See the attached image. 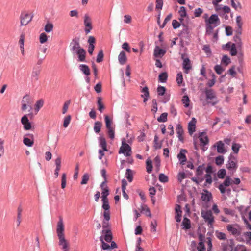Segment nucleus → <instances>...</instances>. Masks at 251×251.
I'll use <instances>...</instances> for the list:
<instances>
[{
	"label": "nucleus",
	"mask_w": 251,
	"mask_h": 251,
	"mask_svg": "<svg viewBox=\"0 0 251 251\" xmlns=\"http://www.w3.org/2000/svg\"><path fill=\"white\" fill-rule=\"evenodd\" d=\"M32 18L33 16L28 13H22L20 16L21 25L24 26L27 25L31 21Z\"/></svg>",
	"instance_id": "9b49d317"
},
{
	"label": "nucleus",
	"mask_w": 251,
	"mask_h": 251,
	"mask_svg": "<svg viewBox=\"0 0 251 251\" xmlns=\"http://www.w3.org/2000/svg\"><path fill=\"white\" fill-rule=\"evenodd\" d=\"M205 93L207 104H211L214 106L218 102L216 94L213 90L206 88L205 89Z\"/></svg>",
	"instance_id": "f03ea898"
},
{
	"label": "nucleus",
	"mask_w": 251,
	"mask_h": 251,
	"mask_svg": "<svg viewBox=\"0 0 251 251\" xmlns=\"http://www.w3.org/2000/svg\"><path fill=\"white\" fill-rule=\"evenodd\" d=\"M207 24L214 25V26H217L220 24V19L216 14H212L207 20Z\"/></svg>",
	"instance_id": "4468645a"
},
{
	"label": "nucleus",
	"mask_w": 251,
	"mask_h": 251,
	"mask_svg": "<svg viewBox=\"0 0 251 251\" xmlns=\"http://www.w3.org/2000/svg\"><path fill=\"white\" fill-rule=\"evenodd\" d=\"M232 184V179H231L229 176H226L224 182L220 184L218 188L222 194H224L226 192L230 193L231 189L227 187Z\"/></svg>",
	"instance_id": "7ed1b4c3"
},
{
	"label": "nucleus",
	"mask_w": 251,
	"mask_h": 251,
	"mask_svg": "<svg viewBox=\"0 0 251 251\" xmlns=\"http://www.w3.org/2000/svg\"><path fill=\"white\" fill-rule=\"evenodd\" d=\"M71 50L76 52L78 50L81 49L78 39H74L70 44Z\"/></svg>",
	"instance_id": "dca6fc26"
},
{
	"label": "nucleus",
	"mask_w": 251,
	"mask_h": 251,
	"mask_svg": "<svg viewBox=\"0 0 251 251\" xmlns=\"http://www.w3.org/2000/svg\"><path fill=\"white\" fill-rule=\"evenodd\" d=\"M168 114L167 113H163L160 117H158L157 121L159 122H165L167 120Z\"/></svg>",
	"instance_id": "09e8293b"
},
{
	"label": "nucleus",
	"mask_w": 251,
	"mask_h": 251,
	"mask_svg": "<svg viewBox=\"0 0 251 251\" xmlns=\"http://www.w3.org/2000/svg\"><path fill=\"white\" fill-rule=\"evenodd\" d=\"M234 240L230 239L226 243L221 244V248L223 251H230L233 249Z\"/></svg>",
	"instance_id": "f8f14e48"
},
{
	"label": "nucleus",
	"mask_w": 251,
	"mask_h": 251,
	"mask_svg": "<svg viewBox=\"0 0 251 251\" xmlns=\"http://www.w3.org/2000/svg\"><path fill=\"white\" fill-rule=\"evenodd\" d=\"M24 144L28 146L32 147L34 144V141L33 139H30L27 137H24L23 139Z\"/></svg>",
	"instance_id": "f704fd0d"
},
{
	"label": "nucleus",
	"mask_w": 251,
	"mask_h": 251,
	"mask_svg": "<svg viewBox=\"0 0 251 251\" xmlns=\"http://www.w3.org/2000/svg\"><path fill=\"white\" fill-rule=\"evenodd\" d=\"M53 25L51 23H48L45 26V30L47 32H50L53 29Z\"/></svg>",
	"instance_id": "774afa93"
},
{
	"label": "nucleus",
	"mask_w": 251,
	"mask_h": 251,
	"mask_svg": "<svg viewBox=\"0 0 251 251\" xmlns=\"http://www.w3.org/2000/svg\"><path fill=\"white\" fill-rule=\"evenodd\" d=\"M119 153L125 154L126 156H129L131 155V147L127 143L123 142L122 145L120 148Z\"/></svg>",
	"instance_id": "9d476101"
},
{
	"label": "nucleus",
	"mask_w": 251,
	"mask_h": 251,
	"mask_svg": "<svg viewBox=\"0 0 251 251\" xmlns=\"http://www.w3.org/2000/svg\"><path fill=\"white\" fill-rule=\"evenodd\" d=\"M89 175L87 173H85L82 176V179L81 182V185L86 184L88 183V181L89 180Z\"/></svg>",
	"instance_id": "603ef678"
},
{
	"label": "nucleus",
	"mask_w": 251,
	"mask_h": 251,
	"mask_svg": "<svg viewBox=\"0 0 251 251\" xmlns=\"http://www.w3.org/2000/svg\"><path fill=\"white\" fill-rule=\"evenodd\" d=\"M44 104V100L42 99L38 100L35 104V110L37 112L43 107Z\"/></svg>",
	"instance_id": "de8ad7c7"
},
{
	"label": "nucleus",
	"mask_w": 251,
	"mask_h": 251,
	"mask_svg": "<svg viewBox=\"0 0 251 251\" xmlns=\"http://www.w3.org/2000/svg\"><path fill=\"white\" fill-rule=\"evenodd\" d=\"M102 233L104 234V240L107 242H110L111 241L112 239V236L111 232L110 230L107 229L102 231Z\"/></svg>",
	"instance_id": "bb28decb"
},
{
	"label": "nucleus",
	"mask_w": 251,
	"mask_h": 251,
	"mask_svg": "<svg viewBox=\"0 0 251 251\" xmlns=\"http://www.w3.org/2000/svg\"><path fill=\"white\" fill-rule=\"evenodd\" d=\"M159 180L161 182L165 183L168 181V178L164 174H160L159 175Z\"/></svg>",
	"instance_id": "0e129e2a"
},
{
	"label": "nucleus",
	"mask_w": 251,
	"mask_h": 251,
	"mask_svg": "<svg viewBox=\"0 0 251 251\" xmlns=\"http://www.w3.org/2000/svg\"><path fill=\"white\" fill-rule=\"evenodd\" d=\"M215 235L216 237L220 240H225L226 239V235L225 233L216 231Z\"/></svg>",
	"instance_id": "72a5a7b5"
},
{
	"label": "nucleus",
	"mask_w": 251,
	"mask_h": 251,
	"mask_svg": "<svg viewBox=\"0 0 251 251\" xmlns=\"http://www.w3.org/2000/svg\"><path fill=\"white\" fill-rule=\"evenodd\" d=\"M102 126V123L100 122L97 121L94 124V130L95 133H99L100 131Z\"/></svg>",
	"instance_id": "473e14b6"
},
{
	"label": "nucleus",
	"mask_w": 251,
	"mask_h": 251,
	"mask_svg": "<svg viewBox=\"0 0 251 251\" xmlns=\"http://www.w3.org/2000/svg\"><path fill=\"white\" fill-rule=\"evenodd\" d=\"M80 70L86 75H90V70L89 67L85 64L80 65L79 66Z\"/></svg>",
	"instance_id": "cd10ccee"
},
{
	"label": "nucleus",
	"mask_w": 251,
	"mask_h": 251,
	"mask_svg": "<svg viewBox=\"0 0 251 251\" xmlns=\"http://www.w3.org/2000/svg\"><path fill=\"white\" fill-rule=\"evenodd\" d=\"M21 123L23 125L24 129L25 130H29L31 129L32 126L26 115H24L21 120Z\"/></svg>",
	"instance_id": "ddd939ff"
},
{
	"label": "nucleus",
	"mask_w": 251,
	"mask_h": 251,
	"mask_svg": "<svg viewBox=\"0 0 251 251\" xmlns=\"http://www.w3.org/2000/svg\"><path fill=\"white\" fill-rule=\"evenodd\" d=\"M186 151L185 150H181L180 153L177 155V157L180 161V163L183 165L186 161V157L184 154Z\"/></svg>",
	"instance_id": "a878e982"
},
{
	"label": "nucleus",
	"mask_w": 251,
	"mask_h": 251,
	"mask_svg": "<svg viewBox=\"0 0 251 251\" xmlns=\"http://www.w3.org/2000/svg\"><path fill=\"white\" fill-rule=\"evenodd\" d=\"M147 171L148 173H151L152 169V161L148 158L146 161Z\"/></svg>",
	"instance_id": "ea45409f"
},
{
	"label": "nucleus",
	"mask_w": 251,
	"mask_h": 251,
	"mask_svg": "<svg viewBox=\"0 0 251 251\" xmlns=\"http://www.w3.org/2000/svg\"><path fill=\"white\" fill-rule=\"evenodd\" d=\"M126 178L128 179V180L129 182H131L132 181V180H133V174H132V171L130 169H128L126 170Z\"/></svg>",
	"instance_id": "a18cd8bd"
},
{
	"label": "nucleus",
	"mask_w": 251,
	"mask_h": 251,
	"mask_svg": "<svg viewBox=\"0 0 251 251\" xmlns=\"http://www.w3.org/2000/svg\"><path fill=\"white\" fill-rule=\"evenodd\" d=\"M48 40V36L45 33H42L40 35L39 41L41 44H44Z\"/></svg>",
	"instance_id": "3c124183"
},
{
	"label": "nucleus",
	"mask_w": 251,
	"mask_h": 251,
	"mask_svg": "<svg viewBox=\"0 0 251 251\" xmlns=\"http://www.w3.org/2000/svg\"><path fill=\"white\" fill-rule=\"evenodd\" d=\"M104 120L106 128L113 127L112 126V121L108 115L104 116Z\"/></svg>",
	"instance_id": "e433bc0d"
},
{
	"label": "nucleus",
	"mask_w": 251,
	"mask_h": 251,
	"mask_svg": "<svg viewBox=\"0 0 251 251\" xmlns=\"http://www.w3.org/2000/svg\"><path fill=\"white\" fill-rule=\"evenodd\" d=\"M201 215L208 226L212 227L215 221L212 211L210 210H202Z\"/></svg>",
	"instance_id": "20e7f679"
},
{
	"label": "nucleus",
	"mask_w": 251,
	"mask_h": 251,
	"mask_svg": "<svg viewBox=\"0 0 251 251\" xmlns=\"http://www.w3.org/2000/svg\"><path fill=\"white\" fill-rule=\"evenodd\" d=\"M236 23L237 24V27H242L243 23L242 21V18L241 16H237L236 18Z\"/></svg>",
	"instance_id": "5fc2aeb1"
},
{
	"label": "nucleus",
	"mask_w": 251,
	"mask_h": 251,
	"mask_svg": "<svg viewBox=\"0 0 251 251\" xmlns=\"http://www.w3.org/2000/svg\"><path fill=\"white\" fill-rule=\"evenodd\" d=\"M226 228L228 233L236 237L237 240L240 242L243 241L242 239L238 237L241 235L242 231V227L239 224L237 223L228 224Z\"/></svg>",
	"instance_id": "f257e3e1"
},
{
	"label": "nucleus",
	"mask_w": 251,
	"mask_h": 251,
	"mask_svg": "<svg viewBox=\"0 0 251 251\" xmlns=\"http://www.w3.org/2000/svg\"><path fill=\"white\" fill-rule=\"evenodd\" d=\"M226 175V171L225 169H220L217 173V176L219 178L223 179Z\"/></svg>",
	"instance_id": "8fccbe9b"
},
{
	"label": "nucleus",
	"mask_w": 251,
	"mask_h": 251,
	"mask_svg": "<svg viewBox=\"0 0 251 251\" xmlns=\"http://www.w3.org/2000/svg\"><path fill=\"white\" fill-rule=\"evenodd\" d=\"M99 139L100 147L102 148L104 151H107V144L105 138L103 137H100Z\"/></svg>",
	"instance_id": "2f4dec72"
},
{
	"label": "nucleus",
	"mask_w": 251,
	"mask_h": 251,
	"mask_svg": "<svg viewBox=\"0 0 251 251\" xmlns=\"http://www.w3.org/2000/svg\"><path fill=\"white\" fill-rule=\"evenodd\" d=\"M71 119V117L70 115H68L64 118V121H63V126L64 127L66 128V127H68L69 124L70 123Z\"/></svg>",
	"instance_id": "052dcab7"
},
{
	"label": "nucleus",
	"mask_w": 251,
	"mask_h": 251,
	"mask_svg": "<svg viewBox=\"0 0 251 251\" xmlns=\"http://www.w3.org/2000/svg\"><path fill=\"white\" fill-rule=\"evenodd\" d=\"M127 57L124 51H121L118 55V61L121 65H124L127 62Z\"/></svg>",
	"instance_id": "4be33fe9"
},
{
	"label": "nucleus",
	"mask_w": 251,
	"mask_h": 251,
	"mask_svg": "<svg viewBox=\"0 0 251 251\" xmlns=\"http://www.w3.org/2000/svg\"><path fill=\"white\" fill-rule=\"evenodd\" d=\"M181 59L183 60L182 65L184 72L188 74L189 71L192 69V65L190 60L185 54L181 55Z\"/></svg>",
	"instance_id": "0eeeda50"
},
{
	"label": "nucleus",
	"mask_w": 251,
	"mask_h": 251,
	"mask_svg": "<svg viewBox=\"0 0 251 251\" xmlns=\"http://www.w3.org/2000/svg\"><path fill=\"white\" fill-rule=\"evenodd\" d=\"M205 185H206L207 184H211L212 182V177L210 174H206L205 175Z\"/></svg>",
	"instance_id": "338daca9"
},
{
	"label": "nucleus",
	"mask_w": 251,
	"mask_h": 251,
	"mask_svg": "<svg viewBox=\"0 0 251 251\" xmlns=\"http://www.w3.org/2000/svg\"><path fill=\"white\" fill-rule=\"evenodd\" d=\"M175 219L177 222H180L181 220L182 211L181 210V206L179 205H176L175 208Z\"/></svg>",
	"instance_id": "6ab92c4d"
},
{
	"label": "nucleus",
	"mask_w": 251,
	"mask_h": 251,
	"mask_svg": "<svg viewBox=\"0 0 251 251\" xmlns=\"http://www.w3.org/2000/svg\"><path fill=\"white\" fill-rule=\"evenodd\" d=\"M216 73L218 75H221L224 71V69L220 65H216L214 68Z\"/></svg>",
	"instance_id": "4d7b16f0"
},
{
	"label": "nucleus",
	"mask_w": 251,
	"mask_h": 251,
	"mask_svg": "<svg viewBox=\"0 0 251 251\" xmlns=\"http://www.w3.org/2000/svg\"><path fill=\"white\" fill-rule=\"evenodd\" d=\"M58 239V244L61 247L62 250L69 248V243L65 239V237H59Z\"/></svg>",
	"instance_id": "5701e85b"
},
{
	"label": "nucleus",
	"mask_w": 251,
	"mask_h": 251,
	"mask_svg": "<svg viewBox=\"0 0 251 251\" xmlns=\"http://www.w3.org/2000/svg\"><path fill=\"white\" fill-rule=\"evenodd\" d=\"M213 146L217 148V151L219 153L224 154L226 152L224 144L221 141L217 142Z\"/></svg>",
	"instance_id": "2eb2a0df"
},
{
	"label": "nucleus",
	"mask_w": 251,
	"mask_h": 251,
	"mask_svg": "<svg viewBox=\"0 0 251 251\" xmlns=\"http://www.w3.org/2000/svg\"><path fill=\"white\" fill-rule=\"evenodd\" d=\"M231 62L230 58L226 55H225L223 56L221 63L224 64L225 66H227Z\"/></svg>",
	"instance_id": "a19ab883"
},
{
	"label": "nucleus",
	"mask_w": 251,
	"mask_h": 251,
	"mask_svg": "<svg viewBox=\"0 0 251 251\" xmlns=\"http://www.w3.org/2000/svg\"><path fill=\"white\" fill-rule=\"evenodd\" d=\"M166 53V51L160 49L158 46H156L154 50V56L155 57H162Z\"/></svg>",
	"instance_id": "412c9836"
},
{
	"label": "nucleus",
	"mask_w": 251,
	"mask_h": 251,
	"mask_svg": "<svg viewBox=\"0 0 251 251\" xmlns=\"http://www.w3.org/2000/svg\"><path fill=\"white\" fill-rule=\"evenodd\" d=\"M155 2H156L155 9L157 10L160 11V10H161L162 8V6H163V0H156Z\"/></svg>",
	"instance_id": "680f3d73"
},
{
	"label": "nucleus",
	"mask_w": 251,
	"mask_h": 251,
	"mask_svg": "<svg viewBox=\"0 0 251 251\" xmlns=\"http://www.w3.org/2000/svg\"><path fill=\"white\" fill-rule=\"evenodd\" d=\"M244 235L246 238V243H250L251 241V232H246L244 233Z\"/></svg>",
	"instance_id": "69168bd1"
},
{
	"label": "nucleus",
	"mask_w": 251,
	"mask_h": 251,
	"mask_svg": "<svg viewBox=\"0 0 251 251\" xmlns=\"http://www.w3.org/2000/svg\"><path fill=\"white\" fill-rule=\"evenodd\" d=\"M236 45L235 43H233L230 49L229 50L230 54L231 56H235L237 54V51L236 49Z\"/></svg>",
	"instance_id": "13d9d810"
},
{
	"label": "nucleus",
	"mask_w": 251,
	"mask_h": 251,
	"mask_svg": "<svg viewBox=\"0 0 251 251\" xmlns=\"http://www.w3.org/2000/svg\"><path fill=\"white\" fill-rule=\"evenodd\" d=\"M234 251H250L244 245H237L234 249Z\"/></svg>",
	"instance_id": "4c0bfd02"
},
{
	"label": "nucleus",
	"mask_w": 251,
	"mask_h": 251,
	"mask_svg": "<svg viewBox=\"0 0 251 251\" xmlns=\"http://www.w3.org/2000/svg\"><path fill=\"white\" fill-rule=\"evenodd\" d=\"M177 134H178V138L181 141H183V133L184 131L182 126L180 124H178L176 127Z\"/></svg>",
	"instance_id": "b1692460"
},
{
	"label": "nucleus",
	"mask_w": 251,
	"mask_h": 251,
	"mask_svg": "<svg viewBox=\"0 0 251 251\" xmlns=\"http://www.w3.org/2000/svg\"><path fill=\"white\" fill-rule=\"evenodd\" d=\"M182 101L185 107H188L189 106L190 100L188 96H184L183 97Z\"/></svg>",
	"instance_id": "bf43d9fd"
},
{
	"label": "nucleus",
	"mask_w": 251,
	"mask_h": 251,
	"mask_svg": "<svg viewBox=\"0 0 251 251\" xmlns=\"http://www.w3.org/2000/svg\"><path fill=\"white\" fill-rule=\"evenodd\" d=\"M231 3L232 7L235 10L239 11L242 9V6L240 2L235 1L234 0H231Z\"/></svg>",
	"instance_id": "c756f323"
},
{
	"label": "nucleus",
	"mask_w": 251,
	"mask_h": 251,
	"mask_svg": "<svg viewBox=\"0 0 251 251\" xmlns=\"http://www.w3.org/2000/svg\"><path fill=\"white\" fill-rule=\"evenodd\" d=\"M22 107L21 109L23 111L25 110L28 106L32 109L31 105L33 103V101L31 97L29 95L24 96L22 100Z\"/></svg>",
	"instance_id": "39448f33"
},
{
	"label": "nucleus",
	"mask_w": 251,
	"mask_h": 251,
	"mask_svg": "<svg viewBox=\"0 0 251 251\" xmlns=\"http://www.w3.org/2000/svg\"><path fill=\"white\" fill-rule=\"evenodd\" d=\"M84 25L86 33H89L92 29V20L88 14H85L84 17Z\"/></svg>",
	"instance_id": "1a4fd4ad"
},
{
	"label": "nucleus",
	"mask_w": 251,
	"mask_h": 251,
	"mask_svg": "<svg viewBox=\"0 0 251 251\" xmlns=\"http://www.w3.org/2000/svg\"><path fill=\"white\" fill-rule=\"evenodd\" d=\"M233 40L235 42V45L238 48H242L243 46V43L242 41V38L241 36H234L233 37Z\"/></svg>",
	"instance_id": "7c9ffc66"
},
{
	"label": "nucleus",
	"mask_w": 251,
	"mask_h": 251,
	"mask_svg": "<svg viewBox=\"0 0 251 251\" xmlns=\"http://www.w3.org/2000/svg\"><path fill=\"white\" fill-rule=\"evenodd\" d=\"M40 73V71L39 70H34L31 74V78L32 80L37 81L39 79V75Z\"/></svg>",
	"instance_id": "c9c22d12"
},
{
	"label": "nucleus",
	"mask_w": 251,
	"mask_h": 251,
	"mask_svg": "<svg viewBox=\"0 0 251 251\" xmlns=\"http://www.w3.org/2000/svg\"><path fill=\"white\" fill-rule=\"evenodd\" d=\"M182 225L184 226V228L186 229H189L191 227L190 221L187 218H184L182 222Z\"/></svg>",
	"instance_id": "79ce46f5"
},
{
	"label": "nucleus",
	"mask_w": 251,
	"mask_h": 251,
	"mask_svg": "<svg viewBox=\"0 0 251 251\" xmlns=\"http://www.w3.org/2000/svg\"><path fill=\"white\" fill-rule=\"evenodd\" d=\"M165 91L166 88L164 87L159 86L157 87V92L158 95L163 96L165 94Z\"/></svg>",
	"instance_id": "e2e57ef3"
},
{
	"label": "nucleus",
	"mask_w": 251,
	"mask_h": 251,
	"mask_svg": "<svg viewBox=\"0 0 251 251\" xmlns=\"http://www.w3.org/2000/svg\"><path fill=\"white\" fill-rule=\"evenodd\" d=\"M196 122V119L195 118H193L188 124V130L189 133L191 135L195 131Z\"/></svg>",
	"instance_id": "a211bd4d"
},
{
	"label": "nucleus",
	"mask_w": 251,
	"mask_h": 251,
	"mask_svg": "<svg viewBox=\"0 0 251 251\" xmlns=\"http://www.w3.org/2000/svg\"><path fill=\"white\" fill-rule=\"evenodd\" d=\"M212 198V194L207 190H203L201 193V199L203 201L207 202Z\"/></svg>",
	"instance_id": "f3484780"
},
{
	"label": "nucleus",
	"mask_w": 251,
	"mask_h": 251,
	"mask_svg": "<svg viewBox=\"0 0 251 251\" xmlns=\"http://www.w3.org/2000/svg\"><path fill=\"white\" fill-rule=\"evenodd\" d=\"M162 146V143L158 141V137L155 136L154 139V147L155 149H160Z\"/></svg>",
	"instance_id": "6e6d98bb"
},
{
	"label": "nucleus",
	"mask_w": 251,
	"mask_h": 251,
	"mask_svg": "<svg viewBox=\"0 0 251 251\" xmlns=\"http://www.w3.org/2000/svg\"><path fill=\"white\" fill-rule=\"evenodd\" d=\"M104 182H103L101 185V187L102 189V193H101L102 200H108L107 196L109 195L108 189L107 187H104Z\"/></svg>",
	"instance_id": "393cba45"
},
{
	"label": "nucleus",
	"mask_w": 251,
	"mask_h": 251,
	"mask_svg": "<svg viewBox=\"0 0 251 251\" xmlns=\"http://www.w3.org/2000/svg\"><path fill=\"white\" fill-rule=\"evenodd\" d=\"M178 12L180 16L181 17V18L179 19L180 20H182L183 18L186 17L187 15L185 8L183 6L181 7Z\"/></svg>",
	"instance_id": "c03bdc74"
},
{
	"label": "nucleus",
	"mask_w": 251,
	"mask_h": 251,
	"mask_svg": "<svg viewBox=\"0 0 251 251\" xmlns=\"http://www.w3.org/2000/svg\"><path fill=\"white\" fill-rule=\"evenodd\" d=\"M107 129V134L109 137L113 140L115 137L114 127L108 128Z\"/></svg>",
	"instance_id": "49530a36"
},
{
	"label": "nucleus",
	"mask_w": 251,
	"mask_h": 251,
	"mask_svg": "<svg viewBox=\"0 0 251 251\" xmlns=\"http://www.w3.org/2000/svg\"><path fill=\"white\" fill-rule=\"evenodd\" d=\"M56 233L58 238L65 237L64 226L63 224V219L61 217H59V220L57 224Z\"/></svg>",
	"instance_id": "6e6552de"
},
{
	"label": "nucleus",
	"mask_w": 251,
	"mask_h": 251,
	"mask_svg": "<svg viewBox=\"0 0 251 251\" xmlns=\"http://www.w3.org/2000/svg\"><path fill=\"white\" fill-rule=\"evenodd\" d=\"M224 158L222 155H219L215 158V163L218 166H220L224 163Z\"/></svg>",
	"instance_id": "37998d69"
},
{
	"label": "nucleus",
	"mask_w": 251,
	"mask_h": 251,
	"mask_svg": "<svg viewBox=\"0 0 251 251\" xmlns=\"http://www.w3.org/2000/svg\"><path fill=\"white\" fill-rule=\"evenodd\" d=\"M241 145L238 143H233L232 146V150L234 153H237L239 152V149L241 148Z\"/></svg>",
	"instance_id": "864d4df0"
},
{
	"label": "nucleus",
	"mask_w": 251,
	"mask_h": 251,
	"mask_svg": "<svg viewBox=\"0 0 251 251\" xmlns=\"http://www.w3.org/2000/svg\"><path fill=\"white\" fill-rule=\"evenodd\" d=\"M226 167L229 170L234 172L238 167L236 159L234 157L230 156L226 164Z\"/></svg>",
	"instance_id": "423d86ee"
},
{
	"label": "nucleus",
	"mask_w": 251,
	"mask_h": 251,
	"mask_svg": "<svg viewBox=\"0 0 251 251\" xmlns=\"http://www.w3.org/2000/svg\"><path fill=\"white\" fill-rule=\"evenodd\" d=\"M78 55V61L79 62H85L86 59V51L85 50L81 48L75 52Z\"/></svg>",
	"instance_id": "aec40b11"
},
{
	"label": "nucleus",
	"mask_w": 251,
	"mask_h": 251,
	"mask_svg": "<svg viewBox=\"0 0 251 251\" xmlns=\"http://www.w3.org/2000/svg\"><path fill=\"white\" fill-rule=\"evenodd\" d=\"M199 138L201 142L204 145H206L208 143V139L205 133H201L199 136Z\"/></svg>",
	"instance_id": "c85d7f7f"
},
{
	"label": "nucleus",
	"mask_w": 251,
	"mask_h": 251,
	"mask_svg": "<svg viewBox=\"0 0 251 251\" xmlns=\"http://www.w3.org/2000/svg\"><path fill=\"white\" fill-rule=\"evenodd\" d=\"M167 77H168V75H167V73L163 72V73H161L159 75L158 79L160 81L164 83L166 81Z\"/></svg>",
	"instance_id": "58836bf2"
}]
</instances>
